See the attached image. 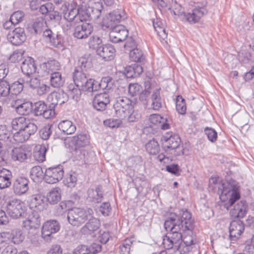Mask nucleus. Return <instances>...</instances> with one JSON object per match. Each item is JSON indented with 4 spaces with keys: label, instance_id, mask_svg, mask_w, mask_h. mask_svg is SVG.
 I'll use <instances>...</instances> for the list:
<instances>
[{
    "label": "nucleus",
    "instance_id": "nucleus-1",
    "mask_svg": "<svg viewBox=\"0 0 254 254\" xmlns=\"http://www.w3.org/2000/svg\"><path fill=\"white\" fill-rule=\"evenodd\" d=\"M209 187L218 189L217 192L222 201L229 200L230 205H233L240 198V193L238 189L232 186L228 182L219 181V178L212 177L209 179Z\"/></svg>",
    "mask_w": 254,
    "mask_h": 254
},
{
    "label": "nucleus",
    "instance_id": "nucleus-2",
    "mask_svg": "<svg viewBox=\"0 0 254 254\" xmlns=\"http://www.w3.org/2000/svg\"><path fill=\"white\" fill-rule=\"evenodd\" d=\"M11 127L15 132L13 133L14 140L23 142L28 140L37 130V126L29 119L24 117L15 118L11 122Z\"/></svg>",
    "mask_w": 254,
    "mask_h": 254
},
{
    "label": "nucleus",
    "instance_id": "nucleus-3",
    "mask_svg": "<svg viewBox=\"0 0 254 254\" xmlns=\"http://www.w3.org/2000/svg\"><path fill=\"white\" fill-rule=\"evenodd\" d=\"M164 228L169 232L163 239L162 244L164 248L169 250L175 245H179L182 239L179 221L176 218H169L164 223Z\"/></svg>",
    "mask_w": 254,
    "mask_h": 254
},
{
    "label": "nucleus",
    "instance_id": "nucleus-4",
    "mask_svg": "<svg viewBox=\"0 0 254 254\" xmlns=\"http://www.w3.org/2000/svg\"><path fill=\"white\" fill-rule=\"evenodd\" d=\"M93 212L91 209H84L74 208L68 211L67 219L69 223L73 226H80L92 217Z\"/></svg>",
    "mask_w": 254,
    "mask_h": 254
},
{
    "label": "nucleus",
    "instance_id": "nucleus-5",
    "mask_svg": "<svg viewBox=\"0 0 254 254\" xmlns=\"http://www.w3.org/2000/svg\"><path fill=\"white\" fill-rule=\"evenodd\" d=\"M114 108L117 116L122 119H126L129 122H133L134 117L133 106L128 99H122L117 101L114 105Z\"/></svg>",
    "mask_w": 254,
    "mask_h": 254
},
{
    "label": "nucleus",
    "instance_id": "nucleus-6",
    "mask_svg": "<svg viewBox=\"0 0 254 254\" xmlns=\"http://www.w3.org/2000/svg\"><path fill=\"white\" fill-rule=\"evenodd\" d=\"M71 141L74 145L73 154L76 159L85 162V155L87 152L83 147L89 143L88 137L86 134H78L73 136Z\"/></svg>",
    "mask_w": 254,
    "mask_h": 254
},
{
    "label": "nucleus",
    "instance_id": "nucleus-7",
    "mask_svg": "<svg viewBox=\"0 0 254 254\" xmlns=\"http://www.w3.org/2000/svg\"><path fill=\"white\" fill-rule=\"evenodd\" d=\"M61 229L59 222L55 219L46 221L41 228V237L47 242H51L53 235L58 233Z\"/></svg>",
    "mask_w": 254,
    "mask_h": 254
},
{
    "label": "nucleus",
    "instance_id": "nucleus-8",
    "mask_svg": "<svg viewBox=\"0 0 254 254\" xmlns=\"http://www.w3.org/2000/svg\"><path fill=\"white\" fill-rule=\"evenodd\" d=\"M32 112L35 116H42L46 119L53 118L56 115L55 109L43 101H39L32 105Z\"/></svg>",
    "mask_w": 254,
    "mask_h": 254
},
{
    "label": "nucleus",
    "instance_id": "nucleus-9",
    "mask_svg": "<svg viewBox=\"0 0 254 254\" xmlns=\"http://www.w3.org/2000/svg\"><path fill=\"white\" fill-rule=\"evenodd\" d=\"M6 207L7 213L11 217L14 218L20 217L26 210V206L24 202L18 199L9 200Z\"/></svg>",
    "mask_w": 254,
    "mask_h": 254
},
{
    "label": "nucleus",
    "instance_id": "nucleus-10",
    "mask_svg": "<svg viewBox=\"0 0 254 254\" xmlns=\"http://www.w3.org/2000/svg\"><path fill=\"white\" fill-rule=\"evenodd\" d=\"M64 171L62 166L50 167L46 169L44 179L46 183L54 184L60 182L63 178Z\"/></svg>",
    "mask_w": 254,
    "mask_h": 254
},
{
    "label": "nucleus",
    "instance_id": "nucleus-11",
    "mask_svg": "<svg viewBox=\"0 0 254 254\" xmlns=\"http://www.w3.org/2000/svg\"><path fill=\"white\" fill-rule=\"evenodd\" d=\"M110 81L111 78L109 77H103L100 83L93 78H89L86 80L80 88L84 91L93 92L97 91L100 88H106L107 86V83Z\"/></svg>",
    "mask_w": 254,
    "mask_h": 254
},
{
    "label": "nucleus",
    "instance_id": "nucleus-12",
    "mask_svg": "<svg viewBox=\"0 0 254 254\" xmlns=\"http://www.w3.org/2000/svg\"><path fill=\"white\" fill-rule=\"evenodd\" d=\"M125 17V13L123 10L117 9L106 15L102 21V25L110 28L118 22H121Z\"/></svg>",
    "mask_w": 254,
    "mask_h": 254
},
{
    "label": "nucleus",
    "instance_id": "nucleus-13",
    "mask_svg": "<svg viewBox=\"0 0 254 254\" xmlns=\"http://www.w3.org/2000/svg\"><path fill=\"white\" fill-rule=\"evenodd\" d=\"M206 12V9L204 7H196L193 9L192 13H182L181 15L182 20L190 23H196Z\"/></svg>",
    "mask_w": 254,
    "mask_h": 254
},
{
    "label": "nucleus",
    "instance_id": "nucleus-14",
    "mask_svg": "<svg viewBox=\"0 0 254 254\" xmlns=\"http://www.w3.org/2000/svg\"><path fill=\"white\" fill-rule=\"evenodd\" d=\"M128 30L123 25L114 27L109 34L110 40L114 43H118L125 40L128 36Z\"/></svg>",
    "mask_w": 254,
    "mask_h": 254
},
{
    "label": "nucleus",
    "instance_id": "nucleus-15",
    "mask_svg": "<svg viewBox=\"0 0 254 254\" xmlns=\"http://www.w3.org/2000/svg\"><path fill=\"white\" fill-rule=\"evenodd\" d=\"M93 31L92 25L89 23L84 22L77 25L74 28L73 35L77 39H86L91 34Z\"/></svg>",
    "mask_w": 254,
    "mask_h": 254
},
{
    "label": "nucleus",
    "instance_id": "nucleus-16",
    "mask_svg": "<svg viewBox=\"0 0 254 254\" xmlns=\"http://www.w3.org/2000/svg\"><path fill=\"white\" fill-rule=\"evenodd\" d=\"M245 230L243 222L240 220L232 221L229 227V236L232 241L239 239Z\"/></svg>",
    "mask_w": 254,
    "mask_h": 254
},
{
    "label": "nucleus",
    "instance_id": "nucleus-17",
    "mask_svg": "<svg viewBox=\"0 0 254 254\" xmlns=\"http://www.w3.org/2000/svg\"><path fill=\"white\" fill-rule=\"evenodd\" d=\"M28 179L24 177L17 178L13 185V190L14 192L18 195H21L25 193L29 190Z\"/></svg>",
    "mask_w": 254,
    "mask_h": 254
},
{
    "label": "nucleus",
    "instance_id": "nucleus-18",
    "mask_svg": "<svg viewBox=\"0 0 254 254\" xmlns=\"http://www.w3.org/2000/svg\"><path fill=\"white\" fill-rule=\"evenodd\" d=\"M109 95L105 93L97 94L93 100V106L98 111H104L110 103Z\"/></svg>",
    "mask_w": 254,
    "mask_h": 254
},
{
    "label": "nucleus",
    "instance_id": "nucleus-19",
    "mask_svg": "<svg viewBox=\"0 0 254 254\" xmlns=\"http://www.w3.org/2000/svg\"><path fill=\"white\" fill-rule=\"evenodd\" d=\"M26 38L24 29L21 27L15 28L7 35L8 40L13 45H19L22 44Z\"/></svg>",
    "mask_w": 254,
    "mask_h": 254
},
{
    "label": "nucleus",
    "instance_id": "nucleus-20",
    "mask_svg": "<svg viewBox=\"0 0 254 254\" xmlns=\"http://www.w3.org/2000/svg\"><path fill=\"white\" fill-rule=\"evenodd\" d=\"M161 141L164 148L174 149L179 146L181 142V138L177 134H171L170 133L167 132L163 135L161 139Z\"/></svg>",
    "mask_w": 254,
    "mask_h": 254
},
{
    "label": "nucleus",
    "instance_id": "nucleus-21",
    "mask_svg": "<svg viewBox=\"0 0 254 254\" xmlns=\"http://www.w3.org/2000/svg\"><path fill=\"white\" fill-rule=\"evenodd\" d=\"M97 54L105 61L113 60L115 56L116 50L110 44L103 45L101 48L97 50Z\"/></svg>",
    "mask_w": 254,
    "mask_h": 254
},
{
    "label": "nucleus",
    "instance_id": "nucleus-22",
    "mask_svg": "<svg viewBox=\"0 0 254 254\" xmlns=\"http://www.w3.org/2000/svg\"><path fill=\"white\" fill-rule=\"evenodd\" d=\"M30 151L26 146H21L13 148L11 157L13 160L23 162L30 156Z\"/></svg>",
    "mask_w": 254,
    "mask_h": 254
},
{
    "label": "nucleus",
    "instance_id": "nucleus-23",
    "mask_svg": "<svg viewBox=\"0 0 254 254\" xmlns=\"http://www.w3.org/2000/svg\"><path fill=\"white\" fill-rule=\"evenodd\" d=\"M248 211V206L245 201H240L237 203L230 211L232 218H243Z\"/></svg>",
    "mask_w": 254,
    "mask_h": 254
},
{
    "label": "nucleus",
    "instance_id": "nucleus-24",
    "mask_svg": "<svg viewBox=\"0 0 254 254\" xmlns=\"http://www.w3.org/2000/svg\"><path fill=\"white\" fill-rule=\"evenodd\" d=\"M41 219L39 213L32 211L23 222V227L27 229H36L40 224Z\"/></svg>",
    "mask_w": 254,
    "mask_h": 254
},
{
    "label": "nucleus",
    "instance_id": "nucleus-25",
    "mask_svg": "<svg viewBox=\"0 0 254 254\" xmlns=\"http://www.w3.org/2000/svg\"><path fill=\"white\" fill-rule=\"evenodd\" d=\"M88 220L89 221L80 230L81 233L83 235L91 234L97 231L100 227V223L98 219L92 216V217Z\"/></svg>",
    "mask_w": 254,
    "mask_h": 254
},
{
    "label": "nucleus",
    "instance_id": "nucleus-26",
    "mask_svg": "<svg viewBox=\"0 0 254 254\" xmlns=\"http://www.w3.org/2000/svg\"><path fill=\"white\" fill-rule=\"evenodd\" d=\"M77 16L81 22L89 20L91 18V11H93L90 6L85 2H82L77 6Z\"/></svg>",
    "mask_w": 254,
    "mask_h": 254
},
{
    "label": "nucleus",
    "instance_id": "nucleus-27",
    "mask_svg": "<svg viewBox=\"0 0 254 254\" xmlns=\"http://www.w3.org/2000/svg\"><path fill=\"white\" fill-rule=\"evenodd\" d=\"M172 219H177L179 221L181 230L182 229L183 231L190 230L193 228V222L191 218V214L188 212H184L181 220L179 219L178 217L176 216L175 217Z\"/></svg>",
    "mask_w": 254,
    "mask_h": 254
},
{
    "label": "nucleus",
    "instance_id": "nucleus-28",
    "mask_svg": "<svg viewBox=\"0 0 254 254\" xmlns=\"http://www.w3.org/2000/svg\"><path fill=\"white\" fill-rule=\"evenodd\" d=\"M11 172L5 169L0 168V189L7 188L11 185Z\"/></svg>",
    "mask_w": 254,
    "mask_h": 254
},
{
    "label": "nucleus",
    "instance_id": "nucleus-29",
    "mask_svg": "<svg viewBox=\"0 0 254 254\" xmlns=\"http://www.w3.org/2000/svg\"><path fill=\"white\" fill-rule=\"evenodd\" d=\"M22 72L27 75H30L35 73L36 66L34 60L31 57H28L22 63L21 65Z\"/></svg>",
    "mask_w": 254,
    "mask_h": 254
},
{
    "label": "nucleus",
    "instance_id": "nucleus-30",
    "mask_svg": "<svg viewBox=\"0 0 254 254\" xmlns=\"http://www.w3.org/2000/svg\"><path fill=\"white\" fill-rule=\"evenodd\" d=\"M62 193L61 189L58 187L53 188L48 192L46 196V201L51 204L58 203L61 199Z\"/></svg>",
    "mask_w": 254,
    "mask_h": 254
},
{
    "label": "nucleus",
    "instance_id": "nucleus-31",
    "mask_svg": "<svg viewBox=\"0 0 254 254\" xmlns=\"http://www.w3.org/2000/svg\"><path fill=\"white\" fill-rule=\"evenodd\" d=\"M142 71L143 68L142 66L136 64L127 66L125 68V74L127 78L138 76Z\"/></svg>",
    "mask_w": 254,
    "mask_h": 254
},
{
    "label": "nucleus",
    "instance_id": "nucleus-32",
    "mask_svg": "<svg viewBox=\"0 0 254 254\" xmlns=\"http://www.w3.org/2000/svg\"><path fill=\"white\" fill-rule=\"evenodd\" d=\"M47 148L45 144H38L34 149L33 156L34 159L39 162H43L45 160L46 153Z\"/></svg>",
    "mask_w": 254,
    "mask_h": 254
},
{
    "label": "nucleus",
    "instance_id": "nucleus-33",
    "mask_svg": "<svg viewBox=\"0 0 254 254\" xmlns=\"http://www.w3.org/2000/svg\"><path fill=\"white\" fill-rule=\"evenodd\" d=\"M41 67L45 71L49 72H56V71L60 70L61 65L59 62L56 60H50L47 62L41 64Z\"/></svg>",
    "mask_w": 254,
    "mask_h": 254
},
{
    "label": "nucleus",
    "instance_id": "nucleus-34",
    "mask_svg": "<svg viewBox=\"0 0 254 254\" xmlns=\"http://www.w3.org/2000/svg\"><path fill=\"white\" fill-rule=\"evenodd\" d=\"M64 80L60 72H54L50 76V84L55 88H59L63 85Z\"/></svg>",
    "mask_w": 254,
    "mask_h": 254
},
{
    "label": "nucleus",
    "instance_id": "nucleus-35",
    "mask_svg": "<svg viewBox=\"0 0 254 254\" xmlns=\"http://www.w3.org/2000/svg\"><path fill=\"white\" fill-rule=\"evenodd\" d=\"M59 128L67 134H71L74 132L76 129L75 126L69 120H64L59 124Z\"/></svg>",
    "mask_w": 254,
    "mask_h": 254
},
{
    "label": "nucleus",
    "instance_id": "nucleus-36",
    "mask_svg": "<svg viewBox=\"0 0 254 254\" xmlns=\"http://www.w3.org/2000/svg\"><path fill=\"white\" fill-rule=\"evenodd\" d=\"M77 8L75 3L68 4V8L65 12H64V18L68 21H73L77 16Z\"/></svg>",
    "mask_w": 254,
    "mask_h": 254
},
{
    "label": "nucleus",
    "instance_id": "nucleus-37",
    "mask_svg": "<svg viewBox=\"0 0 254 254\" xmlns=\"http://www.w3.org/2000/svg\"><path fill=\"white\" fill-rule=\"evenodd\" d=\"M73 79L75 85L80 87L87 79L85 74L82 71L75 69L73 73Z\"/></svg>",
    "mask_w": 254,
    "mask_h": 254
},
{
    "label": "nucleus",
    "instance_id": "nucleus-38",
    "mask_svg": "<svg viewBox=\"0 0 254 254\" xmlns=\"http://www.w3.org/2000/svg\"><path fill=\"white\" fill-rule=\"evenodd\" d=\"M153 26L160 40L165 41L167 38V33L166 32L164 24L160 21H157L153 23Z\"/></svg>",
    "mask_w": 254,
    "mask_h": 254
},
{
    "label": "nucleus",
    "instance_id": "nucleus-39",
    "mask_svg": "<svg viewBox=\"0 0 254 254\" xmlns=\"http://www.w3.org/2000/svg\"><path fill=\"white\" fill-rule=\"evenodd\" d=\"M16 112L21 115H27L32 111V104L30 102H25L15 107Z\"/></svg>",
    "mask_w": 254,
    "mask_h": 254
},
{
    "label": "nucleus",
    "instance_id": "nucleus-40",
    "mask_svg": "<svg viewBox=\"0 0 254 254\" xmlns=\"http://www.w3.org/2000/svg\"><path fill=\"white\" fill-rule=\"evenodd\" d=\"M176 109L181 115H185L187 111V106L185 99L181 95H178L176 99Z\"/></svg>",
    "mask_w": 254,
    "mask_h": 254
},
{
    "label": "nucleus",
    "instance_id": "nucleus-41",
    "mask_svg": "<svg viewBox=\"0 0 254 254\" xmlns=\"http://www.w3.org/2000/svg\"><path fill=\"white\" fill-rule=\"evenodd\" d=\"M30 176L34 182H40L43 177V171L42 168L39 166L33 167L31 169Z\"/></svg>",
    "mask_w": 254,
    "mask_h": 254
},
{
    "label": "nucleus",
    "instance_id": "nucleus-42",
    "mask_svg": "<svg viewBox=\"0 0 254 254\" xmlns=\"http://www.w3.org/2000/svg\"><path fill=\"white\" fill-rule=\"evenodd\" d=\"M77 181V174L75 172H70L67 174L64 180V185L69 188L75 186Z\"/></svg>",
    "mask_w": 254,
    "mask_h": 254
},
{
    "label": "nucleus",
    "instance_id": "nucleus-43",
    "mask_svg": "<svg viewBox=\"0 0 254 254\" xmlns=\"http://www.w3.org/2000/svg\"><path fill=\"white\" fill-rule=\"evenodd\" d=\"M129 59L135 62H141L144 60V56L142 51L138 48L131 50L129 54Z\"/></svg>",
    "mask_w": 254,
    "mask_h": 254
},
{
    "label": "nucleus",
    "instance_id": "nucleus-44",
    "mask_svg": "<svg viewBox=\"0 0 254 254\" xmlns=\"http://www.w3.org/2000/svg\"><path fill=\"white\" fill-rule=\"evenodd\" d=\"M12 242L15 244L21 243L24 239V236L19 229H15L11 231L10 235Z\"/></svg>",
    "mask_w": 254,
    "mask_h": 254
},
{
    "label": "nucleus",
    "instance_id": "nucleus-45",
    "mask_svg": "<svg viewBox=\"0 0 254 254\" xmlns=\"http://www.w3.org/2000/svg\"><path fill=\"white\" fill-rule=\"evenodd\" d=\"M146 149L149 154L155 155L159 152L160 147L157 141L152 139L146 144Z\"/></svg>",
    "mask_w": 254,
    "mask_h": 254
},
{
    "label": "nucleus",
    "instance_id": "nucleus-46",
    "mask_svg": "<svg viewBox=\"0 0 254 254\" xmlns=\"http://www.w3.org/2000/svg\"><path fill=\"white\" fill-rule=\"evenodd\" d=\"M90 48L96 50V53L97 50L101 48L102 45V40L99 37L94 36L91 37L88 42Z\"/></svg>",
    "mask_w": 254,
    "mask_h": 254
},
{
    "label": "nucleus",
    "instance_id": "nucleus-47",
    "mask_svg": "<svg viewBox=\"0 0 254 254\" xmlns=\"http://www.w3.org/2000/svg\"><path fill=\"white\" fill-rule=\"evenodd\" d=\"M132 241L130 239H125L119 247V252L121 254H129Z\"/></svg>",
    "mask_w": 254,
    "mask_h": 254
},
{
    "label": "nucleus",
    "instance_id": "nucleus-48",
    "mask_svg": "<svg viewBox=\"0 0 254 254\" xmlns=\"http://www.w3.org/2000/svg\"><path fill=\"white\" fill-rule=\"evenodd\" d=\"M51 127L52 125L48 124L45 125L40 129L39 134L42 139L47 140L49 138L52 133Z\"/></svg>",
    "mask_w": 254,
    "mask_h": 254
},
{
    "label": "nucleus",
    "instance_id": "nucleus-49",
    "mask_svg": "<svg viewBox=\"0 0 254 254\" xmlns=\"http://www.w3.org/2000/svg\"><path fill=\"white\" fill-rule=\"evenodd\" d=\"M10 92V85L5 80L0 81V97L7 96Z\"/></svg>",
    "mask_w": 254,
    "mask_h": 254
},
{
    "label": "nucleus",
    "instance_id": "nucleus-50",
    "mask_svg": "<svg viewBox=\"0 0 254 254\" xmlns=\"http://www.w3.org/2000/svg\"><path fill=\"white\" fill-rule=\"evenodd\" d=\"M104 124L110 128H118L121 126L122 122L120 119H109L105 120Z\"/></svg>",
    "mask_w": 254,
    "mask_h": 254
},
{
    "label": "nucleus",
    "instance_id": "nucleus-51",
    "mask_svg": "<svg viewBox=\"0 0 254 254\" xmlns=\"http://www.w3.org/2000/svg\"><path fill=\"white\" fill-rule=\"evenodd\" d=\"M141 88V85L138 83H130L128 87V92L131 96H136L140 93Z\"/></svg>",
    "mask_w": 254,
    "mask_h": 254
},
{
    "label": "nucleus",
    "instance_id": "nucleus-52",
    "mask_svg": "<svg viewBox=\"0 0 254 254\" xmlns=\"http://www.w3.org/2000/svg\"><path fill=\"white\" fill-rule=\"evenodd\" d=\"M145 89L140 93L139 99L140 100H146L148 97L151 89V84L150 82L147 81L144 83Z\"/></svg>",
    "mask_w": 254,
    "mask_h": 254
},
{
    "label": "nucleus",
    "instance_id": "nucleus-53",
    "mask_svg": "<svg viewBox=\"0 0 254 254\" xmlns=\"http://www.w3.org/2000/svg\"><path fill=\"white\" fill-rule=\"evenodd\" d=\"M205 134L208 139L212 142H215L217 139V133L215 129L212 128L206 127L204 129Z\"/></svg>",
    "mask_w": 254,
    "mask_h": 254
},
{
    "label": "nucleus",
    "instance_id": "nucleus-54",
    "mask_svg": "<svg viewBox=\"0 0 254 254\" xmlns=\"http://www.w3.org/2000/svg\"><path fill=\"white\" fill-rule=\"evenodd\" d=\"M23 88V84L19 81H15L10 86V91L13 94H18L20 93Z\"/></svg>",
    "mask_w": 254,
    "mask_h": 254
},
{
    "label": "nucleus",
    "instance_id": "nucleus-55",
    "mask_svg": "<svg viewBox=\"0 0 254 254\" xmlns=\"http://www.w3.org/2000/svg\"><path fill=\"white\" fill-rule=\"evenodd\" d=\"M24 16L23 12L21 11L18 10L14 12L10 16L11 20L14 24H17L23 20Z\"/></svg>",
    "mask_w": 254,
    "mask_h": 254
},
{
    "label": "nucleus",
    "instance_id": "nucleus-56",
    "mask_svg": "<svg viewBox=\"0 0 254 254\" xmlns=\"http://www.w3.org/2000/svg\"><path fill=\"white\" fill-rule=\"evenodd\" d=\"M88 254H96L102 251V247L100 245L93 243L90 246H86Z\"/></svg>",
    "mask_w": 254,
    "mask_h": 254
},
{
    "label": "nucleus",
    "instance_id": "nucleus-57",
    "mask_svg": "<svg viewBox=\"0 0 254 254\" xmlns=\"http://www.w3.org/2000/svg\"><path fill=\"white\" fill-rule=\"evenodd\" d=\"M166 170L168 172L173 174L176 176H179L180 174L181 170L177 164H172L167 165Z\"/></svg>",
    "mask_w": 254,
    "mask_h": 254
},
{
    "label": "nucleus",
    "instance_id": "nucleus-58",
    "mask_svg": "<svg viewBox=\"0 0 254 254\" xmlns=\"http://www.w3.org/2000/svg\"><path fill=\"white\" fill-rule=\"evenodd\" d=\"M149 120L152 124L159 126L163 122L164 119L158 114H152L150 116Z\"/></svg>",
    "mask_w": 254,
    "mask_h": 254
},
{
    "label": "nucleus",
    "instance_id": "nucleus-59",
    "mask_svg": "<svg viewBox=\"0 0 254 254\" xmlns=\"http://www.w3.org/2000/svg\"><path fill=\"white\" fill-rule=\"evenodd\" d=\"M50 87L44 83H40L39 85L36 89L37 93L39 95H43L47 94L50 91Z\"/></svg>",
    "mask_w": 254,
    "mask_h": 254
},
{
    "label": "nucleus",
    "instance_id": "nucleus-60",
    "mask_svg": "<svg viewBox=\"0 0 254 254\" xmlns=\"http://www.w3.org/2000/svg\"><path fill=\"white\" fill-rule=\"evenodd\" d=\"M53 32L51 30L47 29L44 32L43 37L53 45H56V39L53 38Z\"/></svg>",
    "mask_w": 254,
    "mask_h": 254
},
{
    "label": "nucleus",
    "instance_id": "nucleus-61",
    "mask_svg": "<svg viewBox=\"0 0 254 254\" xmlns=\"http://www.w3.org/2000/svg\"><path fill=\"white\" fill-rule=\"evenodd\" d=\"M52 8V3H46L40 5L39 11L42 14H48Z\"/></svg>",
    "mask_w": 254,
    "mask_h": 254
},
{
    "label": "nucleus",
    "instance_id": "nucleus-62",
    "mask_svg": "<svg viewBox=\"0 0 254 254\" xmlns=\"http://www.w3.org/2000/svg\"><path fill=\"white\" fill-rule=\"evenodd\" d=\"M99 210L103 215H109L111 210L110 203L107 202L103 203L100 207Z\"/></svg>",
    "mask_w": 254,
    "mask_h": 254
},
{
    "label": "nucleus",
    "instance_id": "nucleus-63",
    "mask_svg": "<svg viewBox=\"0 0 254 254\" xmlns=\"http://www.w3.org/2000/svg\"><path fill=\"white\" fill-rule=\"evenodd\" d=\"M86 245H80L73 251V254H88Z\"/></svg>",
    "mask_w": 254,
    "mask_h": 254
},
{
    "label": "nucleus",
    "instance_id": "nucleus-64",
    "mask_svg": "<svg viewBox=\"0 0 254 254\" xmlns=\"http://www.w3.org/2000/svg\"><path fill=\"white\" fill-rule=\"evenodd\" d=\"M63 250L58 245H53L48 252L47 254H62Z\"/></svg>",
    "mask_w": 254,
    "mask_h": 254
}]
</instances>
